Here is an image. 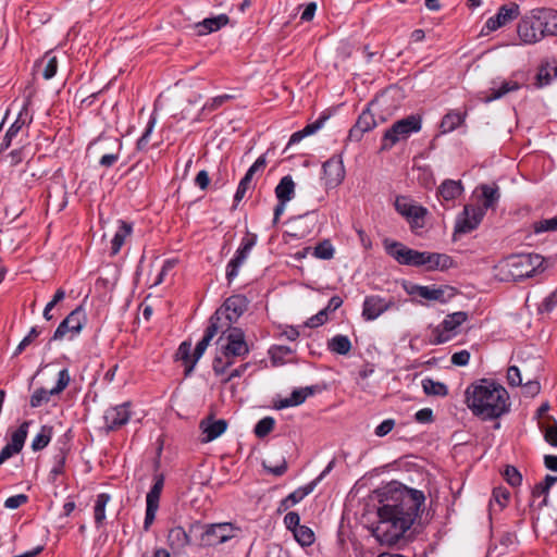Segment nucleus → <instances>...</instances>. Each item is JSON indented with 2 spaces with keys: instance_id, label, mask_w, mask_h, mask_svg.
Returning <instances> with one entry per match:
<instances>
[{
  "instance_id": "nucleus-1",
  "label": "nucleus",
  "mask_w": 557,
  "mask_h": 557,
  "mask_svg": "<svg viewBox=\"0 0 557 557\" xmlns=\"http://www.w3.org/2000/svg\"><path fill=\"white\" fill-rule=\"evenodd\" d=\"M425 496L406 486L389 488L377 508L379 522L372 533L382 544L393 545L411 528L418 518Z\"/></svg>"
},
{
  "instance_id": "nucleus-2",
  "label": "nucleus",
  "mask_w": 557,
  "mask_h": 557,
  "mask_svg": "<svg viewBox=\"0 0 557 557\" xmlns=\"http://www.w3.org/2000/svg\"><path fill=\"white\" fill-rule=\"evenodd\" d=\"M465 401L471 412L484 421L502 417L510 407L506 388L490 379L471 383L466 388Z\"/></svg>"
},
{
  "instance_id": "nucleus-3",
  "label": "nucleus",
  "mask_w": 557,
  "mask_h": 557,
  "mask_svg": "<svg viewBox=\"0 0 557 557\" xmlns=\"http://www.w3.org/2000/svg\"><path fill=\"white\" fill-rule=\"evenodd\" d=\"M544 258L537 253H517L508 256L502 263L506 277L512 281H522L532 277L537 271L544 270Z\"/></svg>"
},
{
  "instance_id": "nucleus-4",
  "label": "nucleus",
  "mask_w": 557,
  "mask_h": 557,
  "mask_svg": "<svg viewBox=\"0 0 557 557\" xmlns=\"http://www.w3.org/2000/svg\"><path fill=\"white\" fill-rule=\"evenodd\" d=\"M422 127V119L420 115L411 114L401 120L396 121L387 128L381 140V151L391 150L400 140H406L413 133L420 132Z\"/></svg>"
},
{
  "instance_id": "nucleus-5",
  "label": "nucleus",
  "mask_w": 557,
  "mask_h": 557,
  "mask_svg": "<svg viewBox=\"0 0 557 557\" xmlns=\"http://www.w3.org/2000/svg\"><path fill=\"white\" fill-rule=\"evenodd\" d=\"M248 300L244 295H233L225 299L223 305L216 309L210 320L219 329H233L235 323L247 310Z\"/></svg>"
},
{
  "instance_id": "nucleus-6",
  "label": "nucleus",
  "mask_w": 557,
  "mask_h": 557,
  "mask_svg": "<svg viewBox=\"0 0 557 557\" xmlns=\"http://www.w3.org/2000/svg\"><path fill=\"white\" fill-rule=\"evenodd\" d=\"M194 527L201 528V534L199 537L200 546L202 547H214L223 544L235 536L237 528L230 522L220 523H208L202 524L196 523Z\"/></svg>"
},
{
  "instance_id": "nucleus-7",
  "label": "nucleus",
  "mask_w": 557,
  "mask_h": 557,
  "mask_svg": "<svg viewBox=\"0 0 557 557\" xmlns=\"http://www.w3.org/2000/svg\"><path fill=\"white\" fill-rule=\"evenodd\" d=\"M385 251L395 259L399 264L410 267L424 265L425 251L411 249L400 242L384 239Z\"/></svg>"
},
{
  "instance_id": "nucleus-8",
  "label": "nucleus",
  "mask_w": 557,
  "mask_h": 557,
  "mask_svg": "<svg viewBox=\"0 0 557 557\" xmlns=\"http://www.w3.org/2000/svg\"><path fill=\"white\" fill-rule=\"evenodd\" d=\"M468 320V313L457 311L446 315L443 322L432 329L429 339L432 345H440L450 341L456 335V330Z\"/></svg>"
},
{
  "instance_id": "nucleus-9",
  "label": "nucleus",
  "mask_w": 557,
  "mask_h": 557,
  "mask_svg": "<svg viewBox=\"0 0 557 557\" xmlns=\"http://www.w3.org/2000/svg\"><path fill=\"white\" fill-rule=\"evenodd\" d=\"M517 33L521 41L528 45L535 44L544 38L539 9H534L521 17L517 26Z\"/></svg>"
},
{
  "instance_id": "nucleus-10",
  "label": "nucleus",
  "mask_w": 557,
  "mask_h": 557,
  "mask_svg": "<svg viewBox=\"0 0 557 557\" xmlns=\"http://www.w3.org/2000/svg\"><path fill=\"white\" fill-rule=\"evenodd\" d=\"M485 215L484 208L467 205L463 211L458 215L454 237L460 234H468L475 230Z\"/></svg>"
},
{
  "instance_id": "nucleus-11",
  "label": "nucleus",
  "mask_w": 557,
  "mask_h": 557,
  "mask_svg": "<svg viewBox=\"0 0 557 557\" xmlns=\"http://www.w3.org/2000/svg\"><path fill=\"white\" fill-rule=\"evenodd\" d=\"M220 332H222L223 335L219 338L218 343H220L225 335L226 343L222 344L221 348L226 350V354L242 358L249 354V347L245 341V333L242 329H223L220 330Z\"/></svg>"
},
{
  "instance_id": "nucleus-12",
  "label": "nucleus",
  "mask_w": 557,
  "mask_h": 557,
  "mask_svg": "<svg viewBox=\"0 0 557 557\" xmlns=\"http://www.w3.org/2000/svg\"><path fill=\"white\" fill-rule=\"evenodd\" d=\"M71 376L67 369H62L58 373V381L53 388H37L30 396L29 405L32 408H38L50 401L51 396L60 395L70 384Z\"/></svg>"
},
{
  "instance_id": "nucleus-13",
  "label": "nucleus",
  "mask_w": 557,
  "mask_h": 557,
  "mask_svg": "<svg viewBox=\"0 0 557 557\" xmlns=\"http://www.w3.org/2000/svg\"><path fill=\"white\" fill-rule=\"evenodd\" d=\"M164 486V476L158 473L153 476V485L146 496V515L144 520V529L148 531L156 519L159 509L160 496Z\"/></svg>"
},
{
  "instance_id": "nucleus-14",
  "label": "nucleus",
  "mask_w": 557,
  "mask_h": 557,
  "mask_svg": "<svg viewBox=\"0 0 557 557\" xmlns=\"http://www.w3.org/2000/svg\"><path fill=\"white\" fill-rule=\"evenodd\" d=\"M394 306L395 302L392 298L386 299L377 295L367 296L362 306V318L366 321H373Z\"/></svg>"
},
{
  "instance_id": "nucleus-15",
  "label": "nucleus",
  "mask_w": 557,
  "mask_h": 557,
  "mask_svg": "<svg viewBox=\"0 0 557 557\" xmlns=\"http://www.w3.org/2000/svg\"><path fill=\"white\" fill-rule=\"evenodd\" d=\"M131 401L110 407L106 410L103 419L109 431H115L125 425L132 416Z\"/></svg>"
},
{
  "instance_id": "nucleus-16",
  "label": "nucleus",
  "mask_w": 557,
  "mask_h": 557,
  "mask_svg": "<svg viewBox=\"0 0 557 557\" xmlns=\"http://www.w3.org/2000/svg\"><path fill=\"white\" fill-rule=\"evenodd\" d=\"M519 15L520 7L517 3L511 2L509 4H504L498 9L494 16L486 21L484 28H486L487 32H495L516 20Z\"/></svg>"
},
{
  "instance_id": "nucleus-17",
  "label": "nucleus",
  "mask_w": 557,
  "mask_h": 557,
  "mask_svg": "<svg viewBox=\"0 0 557 557\" xmlns=\"http://www.w3.org/2000/svg\"><path fill=\"white\" fill-rule=\"evenodd\" d=\"M267 166L265 154H261L253 164L247 170L244 177L240 180L237 190L234 196V201L239 202L246 195L247 190L255 187L252 178L255 174L262 173Z\"/></svg>"
},
{
  "instance_id": "nucleus-18",
  "label": "nucleus",
  "mask_w": 557,
  "mask_h": 557,
  "mask_svg": "<svg viewBox=\"0 0 557 557\" xmlns=\"http://www.w3.org/2000/svg\"><path fill=\"white\" fill-rule=\"evenodd\" d=\"M376 126L374 114L369 108L364 109L358 116L355 125L349 129L347 139L360 141L363 135Z\"/></svg>"
},
{
  "instance_id": "nucleus-19",
  "label": "nucleus",
  "mask_w": 557,
  "mask_h": 557,
  "mask_svg": "<svg viewBox=\"0 0 557 557\" xmlns=\"http://www.w3.org/2000/svg\"><path fill=\"white\" fill-rule=\"evenodd\" d=\"M323 172L329 186H338L345 178V168L342 157L335 156L324 162Z\"/></svg>"
},
{
  "instance_id": "nucleus-20",
  "label": "nucleus",
  "mask_w": 557,
  "mask_h": 557,
  "mask_svg": "<svg viewBox=\"0 0 557 557\" xmlns=\"http://www.w3.org/2000/svg\"><path fill=\"white\" fill-rule=\"evenodd\" d=\"M202 434V442L209 443L222 435L227 429V421L224 419L215 420L212 416L202 419L199 424Z\"/></svg>"
},
{
  "instance_id": "nucleus-21",
  "label": "nucleus",
  "mask_w": 557,
  "mask_h": 557,
  "mask_svg": "<svg viewBox=\"0 0 557 557\" xmlns=\"http://www.w3.org/2000/svg\"><path fill=\"white\" fill-rule=\"evenodd\" d=\"M32 122V116L28 115V110L26 107L22 109V111L18 113L16 120L13 122V124L9 127L7 131L3 140L1 143L0 150L4 151L7 150L13 139L17 136V134L22 131V128L29 124Z\"/></svg>"
},
{
  "instance_id": "nucleus-22",
  "label": "nucleus",
  "mask_w": 557,
  "mask_h": 557,
  "mask_svg": "<svg viewBox=\"0 0 557 557\" xmlns=\"http://www.w3.org/2000/svg\"><path fill=\"white\" fill-rule=\"evenodd\" d=\"M448 289L447 286L434 287V286H422L412 285L408 289V294L411 296L421 297L425 300L446 302L445 292Z\"/></svg>"
},
{
  "instance_id": "nucleus-23",
  "label": "nucleus",
  "mask_w": 557,
  "mask_h": 557,
  "mask_svg": "<svg viewBox=\"0 0 557 557\" xmlns=\"http://www.w3.org/2000/svg\"><path fill=\"white\" fill-rule=\"evenodd\" d=\"M424 265L428 271H445L454 268L456 263L454 259L446 253L425 251Z\"/></svg>"
},
{
  "instance_id": "nucleus-24",
  "label": "nucleus",
  "mask_w": 557,
  "mask_h": 557,
  "mask_svg": "<svg viewBox=\"0 0 557 557\" xmlns=\"http://www.w3.org/2000/svg\"><path fill=\"white\" fill-rule=\"evenodd\" d=\"M221 329L216 326L214 323L209 321V325L207 326L205 331L203 337L198 342L196 345V348L194 350V362H191L188 367L187 373H191L197 361L201 358L203 352L206 351L207 347L209 346L212 338L220 332Z\"/></svg>"
},
{
  "instance_id": "nucleus-25",
  "label": "nucleus",
  "mask_w": 557,
  "mask_h": 557,
  "mask_svg": "<svg viewBox=\"0 0 557 557\" xmlns=\"http://www.w3.org/2000/svg\"><path fill=\"white\" fill-rule=\"evenodd\" d=\"M230 17L226 14H220L213 17L205 18L203 21L195 24L198 36H205L216 32L227 25Z\"/></svg>"
},
{
  "instance_id": "nucleus-26",
  "label": "nucleus",
  "mask_w": 557,
  "mask_h": 557,
  "mask_svg": "<svg viewBox=\"0 0 557 557\" xmlns=\"http://www.w3.org/2000/svg\"><path fill=\"white\" fill-rule=\"evenodd\" d=\"M332 468L333 461L330 462L327 467L320 473V475L315 478L313 481L288 494L287 498L293 504V506L302 500L307 495L312 493L318 483L332 470Z\"/></svg>"
},
{
  "instance_id": "nucleus-27",
  "label": "nucleus",
  "mask_w": 557,
  "mask_h": 557,
  "mask_svg": "<svg viewBox=\"0 0 557 557\" xmlns=\"http://www.w3.org/2000/svg\"><path fill=\"white\" fill-rule=\"evenodd\" d=\"M557 77V61H544L541 63L535 76L537 88L549 85Z\"/></svg>"
},
{
  "instance_id": "nucleus-28",
  "label": "nucleus",
  "mask_w": 557,
  "mask_h": 557,
  "mask_svg": "<svg viewBox=\"0 0 557 557\" xmlns=\"http://www.w3.org/2000/svg\"><path fill=\"white\" fill-rule=\"evenodd\" d=\"M166 541H168V544L170 546V548L174 552V553H178L181 552L182 549H184L187 545L190 544V537L189 535L186 533V531L177 525V527H174V528H171L169 530V533H168V537H166Z\"/></svg>"
},
{
  "instance_id": "nucleus-29",
  "label": "nucleus",
  "mask_w": 557,
  "mask_h": 557,
  "mask_svg": "<svg viewBox=\"0 0 557 557\" xmlns=\"http://www.w3.org/2000/svg\"><path fill=\"white\" fill-rule=\"evenodd\" d=\"M295 182L290 175L283 176L274 190L277 201H290L295 196Z\"/></svg>"
},
{
  "instance_id": "nucleus-30",
  "label": "nucleus",
  "mask_w": 557,
  "mask_h": 557,
  "mask_svg": "<svg viewBox=\"0 0 557 557\" xmlns=\"http://www.w3.org/2000/svg\"><path fill=\"white\" fill-rule=\"evenodd\" d=\"M540 18L545 36H557V11L553 9H539Z\"/></svg>"
},
{
  "instance_id": "nucleus-31",
  "label": "nucleus",
  "mask_w": 557,
  "mask_h": 557,
  "mask_svg": "<svg viewBox=\"0 0 557 557\" xmlns=\"http://www.w3.org/2000/svg\"><path fill=\"white\" fill-rule=\"evenodd\" d=\"M463 191L460 181L445 180L438 187V195L446 201L455 200Z\"/></svg>"
},
{
  "instance_id": "nucleus-32",
  "label": "nucleus",
  "mask_w": 557,
  "mask_h": 557,
  "mask_svg": "<svg viewBox=\"0 0 557 557\" xmlns=\"http://www.w3.org/2000/svg\"><path fill=\"white\" fill-rule=\"evenodd\" d=\"M235 355L226 354V350L220 348V351L215 355L212 361V369L216 376L226 373V370L232 367L235 362Z\"/></svg>"
},
{
  "instance_id": "nucleus-33",
  "label": "nucleus",
  "mask_w": 557,
  "mask_h": 557,
  "mask_svg": "<svg viewBox=\"0 0 557 557\" xmlns=\"http://www.w3.org/2000/svg\"><path fill=\"white\" fill-rule=\"evenodd\" d=\"M131 233L132 224L125 221H120V226L111 240V256H115L120 252L121 248L125 244V239L131 235Z\"/></svg>"
},
{
  "instance_id": "nucleus-34",
  "label": "nucleus",
  "mask_w": 557,
  "mask_h": 557,
  "mask_svg": "<svg viewBox=\"0 0 557 557\" xmlns=\"http://www.w3.org/2000/svg\"><path fill=\"white\" fill-rule=\"evenodd\" d=\"M326 120H327V116L322 115L313 123H310V124L306 125L302 129L295 132L289 138L288 146L298 144L305 137L314 134L317 131H319L323 126V124Z\"/></svg>"
},
{
  "instance_id": "nucleus-35",
  "label": "nucleus",
  "mask_w": 557,
  "mask_h": 557,
  "mask_svg": "<svg viewBox=\"0 0 557 557\" xmlns=\"http://www.w3.org/2000/svg\"><path fill=\"white\" fill-rule=\"evenodd\" d=\"M521 88V85L516 81H504L498 88H491L488 94L485 96L484 101L491 102L497 100L510 91H517Z\"/></svg>"
},
{
  "instance_id": "nucleus-36",
  "label": "nucleus",
  "mask_w": 557,
  "mask_h": 557,
  "mask_svg": "<svg viewBox=\"0 0 557 557\" xmlns=\"http://www.w3.org/2000/svg\"><path fill=\"white\" fill-rule=\"evenodd\" d=\"M467 113L459 111H450L444 115L441 122V129L443 133H449L459 127L466 119Z\"/></svg>"
},
{
  "instance_id": "nucleus-37",
  "label": "nucleus",
  "mask_w": 557,
  "mask_h": 557,
  "mask_svg": "<svg viewBox=\"0 0 557 557\" xmlns=\"http://www.w3.org/2000/svg\"><path fill=\"white\" fill-rule=\"evenodd\" d=\"M64 322L70 325V329L73 330V335H77L81 333L85 322L86 314L82 306L75 308L65 319Z\"/></svg>"
},
{
  "instance_id": "nucleus-38",
  "label": "nucleus",
  "mask_w": 557,
  "mask_h": 557,
  "mask_svg": "<svg viewBox=\"0 0 557 557\" xmlns=\"http://www.w3.org/2000/svg\"><path fill=\"white\" fill-rule=\"evenodd\" d=\"M480 189L482 191L483 202L481 208H484V212H486L487 209L494 208L499 199V189L496 185H487L483 184L480 186Z\"/></svg>"
},
{
  "instance_id": "nucleus-39",
  "label": "nucleus",
  "mask_w": 557,
  "mask_h": 557,
  "mask_svg": "<svg viewBox=\"0 0 557 557\" xmlns=\"http://www.w3.org/2000/svg\"><path fill=\"white\" fill-rule=\"evenodd\" d=\"M327 348L332 352L345 356L351 350V342L348 336L338 334L329 339Z\"/></svg>"
},
{
  "instance_id": "nucleus-40",
  "label": "nucleus",
  "mask_w": 557,
  "mask_h": 557,
  "mask_svg": "<svg viewBox=\"0 0 557 557\" xmlns=\"http://www.w3.org/2000/svg\"><path fill=\"white\" fill-rule=\"evenodd\" d=\"M429 211L423 206H417V208L406 218L412 232L417 233L418 230L423 228L425 225V216Z\"/></svg>"
},
{
  "instance_id": "nucleus-41",
  "label": "nucleus",
  "mask_w": 557,
  "mask_h": 557,
  "mask_svg": "<svg viewBox=\"0 0 557 557\" xmlns=\"http://www.w3.org/2000/svg\"><path fill=\"white\" fill-rule=\"evenodd\" d=\"M110 498V495L107 493H100L97 495L94 507V518L97 527L102 525L106 519V506L109 503Z\"/></svg>"
},
{
  "instance_id": "nucleus-42",
  "label": "nucleus",
  "mask_w": 557,
  "mask_h": 557,
  "mask_svg": "<svg viewBox=\"0 0 557 557\" xmlns=\"http://www.w3.org/2000/svg\"><path fill=\"white\" fill-rule=\"evenodd\" d=\"M52 436V428L48 425H42L40 432L34 437L32 442V449L34 451H39L48 446Z\"/></svg>"
},
{
  "instance_id": "nucleus-43",
  "label": "nucleus",
  "mask_w": 557,
  "mask_h": 557,
  "mask_svg": "<svg viewBox=\"0 0 557 557\" xmlns=\"http://www.w3.org/2000/svg\"><path fill=\"white\" fill-rule=\"evenodd\" d=\"M32 421H24L12 434H11V441L9 444H11L14 448H17L20 450L23 449L27 434H28V428L30 425Z\"/></svg>"
},
{
  "instance_id": "nucleus-44",
  "label": "nucleus",
  "mask_w": 557,
  "mask_h": 557,
  "mask_svg": "<svg viewBox=\"0 0 557 557\" xmlns=\"http://www.w3.org/2000/svg\"><path fill=\"white\" fill-rule=\"evenodd\" d=\"M422 387L426 395L446 396L448 394V388L444 383L433 381L432 379H424Z\"/></svg>"
},
{
  "instance_id": "nucleus-45",
  "label": "nucleus",
  "mask_w": 557,
  "mask_h": 557,
  "mask_svg": "<svg viewBox=\"0 0 557 557\" xmlns=\"http://www.w3.org/2000/svg\"><path fill=\"white\" fill-rule=\"evenodd\" d=\"M176 359L182 360L185 367V375H189L187 373L188 367L191 362H194V354L191 355V345L188 342H183L176 351Z\"/></svg>"
},
{
  "instance_id": "nucleus-46",
  "label": "nucleus",
  "mask_w": 557,
  "mask_h": 557,
  "mask_svg": "<svg viewBox=\"0 0 557 557\" xmlns=\"http://www.w3.org/2000/svg\"><path fill=\"white\" fill-rule=\"evenodd\" d=\"M295 540L301 546H310L314 542V533L313 531L306 525H300L293 532Z\"/></svg>"
},
{
  "instance_id": "nucleus-47",
  "label": "nucleus",
  "mask_w": 557,
  "mask_h": 557,
  "mask_svg": "<svg viewBox=\"0 0 557 557\" xmlns=\"http://www.w3.org/2000/svg\"><path fill=\"white\" fill-rule=\"evenodd\" d=\"M66 455L67 454L64 449H60L59 453L53 457L54 465L50 471V478L53 482L59 475L64 473Z\"/></svg>"
},
{
  "instance_id": "nucleus-48",
  "label": "nucleus",
  "mask_w": 557,
  "mask_h": 557,
  "mask_svg": "<svg viewBox=\"0 0 557 557\" xmlns=\"http://www.w3.org/2000/svg\"><path fill=\"white\" fill-rule=\"evenodd\" d=\"M275 426V420L272 417H264L255 425V434L259 438L265 437Z\"/></svg>"
},
{
  "instance_id": "nucleus-49",
  "label": "nucleus",
  "mask_w": 557,
  "mask_h": 557,
  "mask_svg": "<svg viewBox=\"0 0 557 557\" xmlns=\"http://www.w3.org/2000/svg\"><path fill=\"white\" fill-rule=\"evenodd\" d=\"M257 237L255 234H247L243 239L242 243L236 250L235 257L246 260L250 250L256 245Z\"/></svg>"
},
{
  "instance_id": "nucleus-50",
  "label": "nucleus",
  "mask_w": 557,
  "mask_h": 557,
  "mask_svg": "<svg viewBox=\"0 0 557 557\" xmlns=\"http://www.w3.org/2000/svg\"><path fill=\"white\" fill-rule=\"evenodd\" d=\"M334 247L329 239H324L313 248V256L318 259L330 260L334 256Z\"/></svg>"
},
{
  "instance_id": "nucleus-51",
  "label": "nucleus",
  "mask_w": 557,
  "mask_h": 557,
  "mask_svg": "<svg viewBox=\"0 0 557 557\" xmlns=\"http://www.w3.org/2000/svg\"><path fill=\"white\" fill-rule=\"evenodd\" d=\"M535 234L557 231V215L550 219H543L532 224Z\"/></svg>"
},
{
  "instance_id": "nucleus-52",
  "label": "nucleus",
  "mask_w": 557,
  "mask_h": 557,
  "mask_svg": "<svg viewBox=\"0 0 557 557\" xmlns=\"http://www.w3.org/2000/svg\"><path fill=\"white\" fill-rule=\"evenodd\" d=\"M233 98L234 96L227 94L216 96L203 104L201 113L213 112L218 110L220 107H222L226 101H230Z\"/></svg>"
},
{
  "instance_id": "nucleus-53",
  "label": "nucleus",
  "mask_w": 557,
  "mask_h": 557,
  "mask_svg": "<svg viewBox=\"0 0 557 557\" xmlns=\"http://www.w3.org/2000/svg\"><path fill=\"white\" fill-rule=\"evenodd\" d=\"M314 387L313 386H307L305 388H298L293 391V393L289 396V400L292 401L293 406H299L301 405L309 396L313 395Z\"/></svg>"
},
{
  "instance_id": "nucleus-54",
  "label": "nucleus",
  "mask_w": 557,
  "mask_h": 557,
  "mask_svg": "<svg viewBox=\"0 0 557 557\" xmlns=\"http://www.w3.org/2000/svg\"><path fill=\"white\" fill-rule=\"evenodd\" d=\"M41 62H46L42 76L45 79H50L57 74L58 59L54 55L46 54Z\"/></svg>"
},
{
  "instance_id": "nucleus-55",
  "label": "nucleus",
  "mask_w": 557,
  "mask_h": 557,
  "mask_svg": "<svg viewBox=\"0 0 557 557\" xmlns=\"http://www.w3.org/2000/svg\"><path fill=\"white\" fill-rule=\"evenodd\" d=\"M417 206L418 205L409 202L404 196H398L395 200V209L404 218H407L417 208Z\"/></svg>"
},
{
  "instance_id": "nucleus-56",
  "label": "nucleus",
  "mask_w": 557,
  "mask_h": 557,
  "mask_svg": "<svg viewBox=\"0 0 557 557\" xmlns=\"http://www.w3.org/2000/svg\"><path fill=\"white\" fill-rule=\"evenodd\" d=\"M503 475L507 483L513 487L519 486L522 482L521 473L513 466H506Z\"/></svg>"
},
{
  "instance_id": "nucleus-57",
  "label": "nucleus",
  "mask_w": 557,
  "mask_h": 557,
  "mask_svg": "<svg viewBox=\"0 0 557 557\" xmlns=\"http://www.w3.org/2000/svg\"><path fill=\"white\" fill-rule=\"evenodd\" d=\"M115 144H116V151L115 152L103 154L100 158L99 164L101 166L110 168V166H112L119 160L120 151L122 149V141L120 139H115Z\"/></svg>"
},
{
  "instance_id": "nucleus-58",
  "label": "nucleus",
  "mask_w": 557,
  "mask_h": 557,
  "mask_svg": "<svg viewBox=\"0 0 557 557\" xmlns=\"http://www.w3.org/2000/svg\"><path fill=\"white\" fill-rule=\"evenodd\" d=\"M154 125H156V117L154 116H150L144 134L137 140V149L138 150H144L148 146L149 137H150V134L153 131Z\"/></svg>"
},
{
  "instance_id": "nucleus-59",
  "label": "nucleus",
  "mask_w": 557,
  "mask_h": 557,
  "mask_svg": "<svg viewBox=\"0 0 557 557\" xmlns=\"http://www.w3.org/2000/svg\"><path fill=\"white\" fill-rule=\"evenodd\" d=\"M39 333L40 332L37 330V327L33 326L28 334L17 345L14 355L17 356L22 354V351L38 337Z\"/></svg>"
},
{
  "instance_id": "nucleus-60",
  "label": "nucleus",
  "mask_w": 557,
  "mask_h": 557,
  "mask_svg": "<svg viewBox=\"0 0 557 557\" xmlns=\"http://www.w3.org/2000/svg\"><path fill=\"white\" fill-rule=\"evenodd\" d=\"M244 262V260L235 256L230 260L226 267V278L228 283H231L237 276L238 270Z\"/></svg>"
},
{
  "instance_id": "nucleus-61",
  "label": "nucleus",
  "mask_w": 557,
  "mask_h": 557,
  "mask_svg": "<svg viewBox=\"0 0 557 557\" xmlns=\"http://www.w3.org/2000/svg\"><path fill=\"white\" fill-rule=\"evenodd\" d=\"M28 502V497L25 494H17L10 496L4 502V507L8 509H16Z\"/></svg>"
},
{
  "instance_id": "nucleus-62",
  "label": "nucleus",
  "mask_w": 557,
  "mask_h": 557,
  "mask_svg": "<svg viewBox=\"0 0 557 557\" xmlns=\"http://www.w3.org/2000/svg\"><path fill=\"white\" fill-rule=\"evenodd\" d=\"M507 382L510 386L517 387L522 384L521 373L518 367L511 366L507 370Z\"/></svg>"
},
{
  "instance_id": "nucleus-63",
  "label": "nucleus",
  "mask_w": 557,
  "mask_h": 557,
  "mask_svg": "<svg viewBox=\"0 0 557 557\" xmlns=\"http://www.w3.org/2000/svg\"><path fill=\"white\" fill-rule=\"evenodd\" d=\"M510 497V493L507 488L496 487L493 490V498L499 505L500 508L506 507Z\"/></svg>"
},
{
  "instance_id": "nucleus-64",
  "label": "nucleus",
  "mask_w": 557,
  "mask_h": 557,
  "mask_svg": "<svg viewBox=\"0 0 557 557\" xmlns=\"http://www.w3.org/2000/svg\"><path fill=\"white\" fill-rule=\"evenodd\" d=\"M327 320L329 315L325 313V310H320L317 314L309 318L305 325L313 329L323 325Z\"/></svg>"
}]
</instances>
